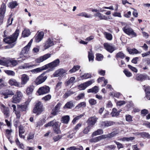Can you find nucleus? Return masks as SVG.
Wrapping results in <instances>:
<instances>
[{"label":"nucleus","mask_w":150,"mask_h":150,"mask_svg":"<svg viewBox=\"0 0 150 150\" xmlns=\"http://www.w3.org/2000/svg\"><path fill=\"white\" fill-rule=\"evenodd\" d=\"M77 16H82L83 17H84L86 18H91L92 17V16L91 15H88L86 13L84 12H82L79 14H78L77 15Z\"/></svg>","instance_id":"obj_43"},{"label":"nucleus","mask_w":150,"mask_h":150,"mask_svg":"<svg viewBox=\"0 0 150 150\" xmlns=\"http://www.w3.org/2000/svg\"><path fill=\"white\" fill-rule=\"evenodd\" d=\"M129 53L131 54L133 53H137L138 52V51L136 49H130L128 50Z\"/></svg>","instance_id":"obj_55"},{"label":"nucleus","mask_w":150,"mask_h":150,"mask_svg":"<svg viewBox=\"0 0 150 150\" xmlns=\"http://www.w3.org/2000/svg\"><path fill=\"white\" fill-rule=\"evenodd\" d=\"M6 6L4 3H3L0 8V24H1L3 22L4 15L6 11Z\"/></svg>","instance_id":"obj_5"},{"label":"nucleus","mask_w":150,"mask_h":150,"mask_svg":"<svg viewBox=\"0 0 150 150\" xmlns=\"http://www.w3.org/2000/svg\"><path fill=\"white\" fill-rule=\"evenodd\" d=\"M44 108L42 103L40 101L36 103L33 109L34 113L40 114L44 111Z\"/></svg>","instance_id":"obj_2"},{"label":"nucleus","mask_w":150,"mask_h":150,"mask_svg":"<svg viewBox=\"0 0 150 150\" xmlns=\"http://www.w3.org/2000/svg\"><path fill=\"white\" fill-rule=\"evenodd\" d=\"M33 41V39H31L28 44L26 46L24 47L22 50L21 54L25 57L27 56V54H28V53L30 46Z\"/></svg>","instance_id":"obj_7"},{"label":"nucleus","mask_w":150,"mask_h":150,"mask_svg":"<svg viewBox=\"0 0 150 150\" xmlns=\"http://www.w3.org/2000/svg\"><path fill=\"white\" fill-rule=\"evenodd\" d=\"M115 57L117 58H120L123 59L125 58V55L122 52H119L117 54Z\"/></svg>","instance_id":"obj_42"},{"label":"nucleus","mask_w":150,"mask_h":150,"mask_svg":"<svg viewBox=\"0 0 150 150\" xmlns=\"http://www.w3.org/2000/svg\"><path fill=\"white\" fill-rule=\"evenodd\" d=\"M119 114V112L117 111V110L115 108H113L111 113V115L112 117L118 116Z\"/></svg>","instance_id":"obj_46"},{"label":"nucleus","mask_w":150,"mask_h":150,"mask_svg":"<svg viewBox=\"0 0 150 150\" xmlns=\"http://www.w3.org/2000/svg\"><path fill=\"white\" fill-rule=\"evenodd\" d=\"M147 77V75L139 74L136 75L135 79L137 81H142L146 79Z\"/></svg>","instance_id":"obj_22"},{"label":"nucleus","mask_w":150,"mask_h":150,"mask_svg":"<svg viewBox=\"0 0 150 150\" xmlns=\"http://www.w3.org/2000/svg\"><path fill=\"white\" fill-rule=\"evenodd\" d=\"M94 82L95 81L94 79L91 80L79 85L78 88L80 90H84Z\"/></svg>","instance_id":"obj_3"},{"label":"nucleus","mask_w":150,"mask_h":150,"mask_svg":"<svg viewBox=\"0 0 150 150\" xmlns=\"http://www.w3.org/2000/svg\"><path fill=\"white\" fill-rule=\"evenodd\" d=\"M18 5V4L16 1H15L9 2L8 5V7L11 9L14 8Z\"/></svg>","instance_id":"obj_30"},{"label":"nucleus","mask_w":150,"mask_h":150,"mask_svg":"<svg viewBox=\"0 0 150 150\" xmlns=\"http://www.w3.org/2000/svg\"><path fill=\"white\" fill-rule=\"evenodd\" d=\"M114 123V122L111 121H105L102 122L101 123V124L102 126L108 127L113 125Z\"/></svg>","instance_id":"obj_28"},{"label":"nucleus","mask_w":150,"mask_h":150,"mask_svg":"<svg viewBox=\"0 0 150 150\" xmlns=\"http://www.w3.org/2000/svg\"><path fill=\"white\" fill-rule=\"evenodd\" d=\"M5 72L8 75L14 76L15 75V72L9 70H5Z\"/></svg>","instance_id":"obj_52"},{"label":"nucleus","mask_w":150,"mask_h":150,"mask_svg":"<svg viewBox=\"0 0 150 150\" xmlns=\"http://www.w3.org/2000/svg\"><path fill=\"white\" fill-rule=\"evenodd\" d=\"M70 120V117L69 115H65L62 117L61 121L62 123L67 124Z\"/></svg>","instance_id":"obj_32"},{"label":"nucleus","mask_w":150,"mask_h":150,"mask_svg":"<svg viewBox=\"0 0 150 150\" xmlns=\"http://www.w3.org/2000/svg\"><path fill=\"white\" fill-rule=\"evenodd\" d=\"M86 103L85 102H82L78 104V105L76 107V109H79V108L85 107L86 106Z\"/></svg>","instance_id":"obj_50"},{"label":"nucleus","mask_w":150,"mask_h":150,"mask_svg":"<svg viewBox=\"0 0 150 150\" xmlns=\"http://www.w3.org/2000/svg\"><path fill=\"white\" fill-rule=\"evenodd\" d=\"M11 107L13 108V112H14L16 116V118L19 119L21 116L20 111L19 109L16 108V106L15 105L13 104Z\"/></svg>","instance_id":"obj_23"},{"label":"nucleus","mask_w":150,"mask_h":150,"mask_svg":"<svg viewBox=\"0 0 150 150\" xmlns=\"http://www.w3.org/2000/svg\"><path fill=\"white\" fill-rule=\"evenodd\" d=\"M144 89L146 93V97L149 100H150V87L149 86H144Z\"/></svg>","instance_id":"obj_24"},{"label":"nucleus","mask_w":150,"mask_h":150,"mask_svg":"<svg viewBox=\"0 0 150 150\" xmlns=\"http://www.w3.org/2000/svg\"><path fill=\"white\" fill-rule=\"evenodd\" d=\"M61 106V103H58L55 107L52 109L51 113V114L54 116L56 115L60 111L59 110Z\"/></svg>","instance_id":"obj_16"},{"label":"nucleus","mask_w":150,"mask_h":150,"mask_svg":"<svg viewBox=\"0 0 150 150\" xmlns=\"http://www.w3.org/2000/svg\"><path fill=\"white\" fill-rule=\"evenodd\" d=\"M103 58V56L101 54H98L96 55V59L98 61H101Z\"/></svg>","instance_id":"obj_60"},{"label":"nucleus","mask_w":150,"mask_h":150,"mask_svg":"<svg viewBox=\"0 0 150 150\" xmlns=\"http://www.w3.org/2000/svg\"><path fill=\"white\" fill-rule=\"evenodd\" d=\"M47 68V66L44 65L41 67L31 70L30 71L33 74H36L41 72L43 70L46 69Z\"/></svg>","instance_id":"obj_20"},{"label":"nucleus","mask_w":150,"mask_h":150,"mask_svg":"<svg viewBox=\"0 0 150 150\" xmlns=\"http://www.w3.org/2000/svg\"><path fill=\"white\" fill-rule=\"evenodd\" d=\"M85 96L84 93H81L79 94L77 97H75V99L76 100H79L83 98Z\"/></svg>","instance_id":"obj_53"},{"label":"nucleus","mask_w":150,"mask_h":150,"mask_svg":"<svg viewBox=\"0 0 150 150\" xmlns=\"http://www.w3.org/2000/svg\"><path fill=\"white\" fill-rule=\"evenodd\" d=\"M104 45L105 49L111 53L115 50V48L111 44L105 43Z\"/></svg>","instance_id":"obj_18"},{"label":"nucleus","mask_w":150,"mask_h":150,"mask_svg":"<svg viewBox=\"0 0 150 150\" xmlns=\"http://www.w3.org/2000/svg\"><path fill=\"white\" fill-rule=\"evenodd\" d=\"M48 71H47L43 73L37 78L35 81V82L37 85L40 84L45 81L47 77L46 76H43L46 72Z\"/></svg>","instance_id":"obj_4"},{"label":"nucleus","mask_w":150,"mask_h":150,"mask_svg":"<svg viewBox=\"0 0 150 150\" xmlns=\"http://www.w3.org/2000/svg\"><path fill=\"white\" fill-rule=\"evenodd\" d=\"M83 147L81 146H73L68 148L67 150H83Z\"/></svg>","instance_id":"obj_33"},{"label":"nucleus","mask_w":150,"mask_h":150,"mask_svg":"<svg viewBox=\"0 0 150 150\" xmlns=\"http://www.w3.org/2000/svg\"><path fill=\"white\" fill-rule=\"evenodd\" d=\"M66 71L62 69H60L56 71L53 74L54 77L61 76L66 73Z\"/></svg>","instance_id":"obj_19"},{"label":"nucleus","mask_w":150,"mask_h":150,"mask_svg":"<svg viewBox=\"0 0 150 150\" xmlns=\"http://www.w3.org/2000/svg\"><path fill=\"white\" fill-rule=\"evenodd\" d=\"M53 129L54 131V132L56 133L57 134H59L60 133V131L59 129V128L58 126V124L57 123V125L55 126L54 125L53 127Z\"/></svg>","instance_id":"obj_48"},{"label":"nucleus","mask_w":150,"mask_h":150,"mask_svg":"<svg viewBox=\"0 0 150 150\" xmlns=\"http://www.w3.org/2000/svg\"><path fill=\"white\" fill-rule=\"evenodd\" d=\"M97 118L95 116L89 118L86 122L88 127L92 128L96 123Z\"/></svg>","instance_id":"obj_12"},{"label":"nucleus","mask_w":150,"mask_h":150,"mask_svg":"<svg viewBox=\"0 0 150 150\" xmlns=\"http://www.w3.org/2000/svg\"><path fill=\"white\" fill-rule=\"evenodd\" d=\"M123 30L125 33L128 35H131L134 37L137 36V35L136 33L134 32L131 28L125 27L123 28Z\"/></svg>","instance_id":"obj_11"},{"label":"nucleus","mask_w":150,"mask_h":150,"mask_svg":"<svg viewBox=\"0 0 150 150\" xmlns=\"http://www.w3.org/2000/svg\"><path fill=\"white\" fill-rule=\"evenodd\" d=\"M22 96V93L18 91L16 94L12 98V102L14 103H18L21 99Z\"/></svg>","instance_id":"obj_9"},{"label":"nucleus","mask_w":150,"mask_h":150,"mask_svg":"<svg viewBox=\"0 0 150 150\" xmlns=\"http://www.w3.org/2000/svg\"><path fill=\"white\" fill-rule=\"evenodd\" d=\"M99 89L98 86H95L92 88L88 89L87 92L88 93H92L96 94L98 92Z\"/></svg>","instance_id":"obj_27"},{"label":"nucleus","mask_w":150,"mask_h":150,"mask_svg":"<svg viewBox=\"0 0 150 150\" xmlns=\"http://www.w3.org/2000/svg\"><path fill=\"white\" fill-rule=\"evenodd\" d=\"M30 35V32L29 30L25 29L22 33V35L24 37H28Z\"/></svg>","instance_id":"obj_41"},{"label":"nucleus","mask_w":150,"mask_h":150,"mask_svg":"<svg viewBox=\"0 0 150 150\" xmlns=\"http://www.w3.org/2000/svg\"><path fill=\"white\" fill-rule=\"evenodd\" d=\"M54 45V42L50 38H48L45 42L44 47L45 49H48Z\"/></svg>","instance_id":"obj_21"},{"label":"nucleus","mask_w":150,"mask_h":150,"mask_svg":"<svg viewBox=\"0 0 150 150\" xmlns=\"http://www.w3.org/2000/svg\"><path fill=\"white\" fill-rule=\"evenodd\" d=\"M51 95L50 94H48L43 97L42 99L44 100L45 101H47L50 100L51 99Z\"/></svg>","instance_id":"obj_57"},{"label":"nucleus","mask_w":150,"mask_h":150,"mask_svg":"<svg viewBox=\"0 0 150 150\" xmlns=\"http://www.w3.org/2000/svg\"><path fill=\"white\" fill-rule=\"evenodd\" d=\"M54 125H55V126L57 125V122L54 120H53L48 122L47 124L45 125V127L51 126H52L53 127Z\"/></svg>","instance_id":"obj_36"},{"label":"nucleus","mask_w":150,"mask_h":150,"mask_svg":"<svg viewBox=\"0 0 150 150\" xmlns=\"http://www.w3.org/2000/svg\"><path fill=\"white\" fill-rule=\"evenodd\" d=\"M125 117L126 121L129 122L132 121V117L130 115H126Z\"/></svg>","instance_id":"obj_61"},{"label":"nucleus","mask_w":150,"mask_h":150,"mask_svg":"<svg viewBox=\"0 0 150 150\" xmlns=\"http://www.w3.org/2000/svg\"><path fill=\"white\" fill-rule=\"evenodd\" d=\"M117 134V133H116L115 132H113L111 133L107 134L108 138H112L115 136Z\"/></svg>","instance_id":"obj_54"},{"label":"nucleus","mask_w":150,"mask_h":150,"mask_svg":"<svg viewBox=\"0 0 150 150\" xmlns=\"http://www.w3.org/2000/svg\"><path fill=\"white\" fill-rule=\"evenodd\" d=\"M104 35L107 40H111L112 39V35L110 33L107 32H105L104 33Z\"/></svg>","instance_id":"obj_40"},{"label":"nucleus","mask_w":150,"mask_h":150,"mask_svg":"<svg viewBox=\"0 0 150 150\" xmlns=\"http://www.w3.org/2000/svg\"><path fill=\"white\" fill-rule=\"evenodd\" d=\"M128 67L132 71L136 73L137 72V69L135 67H133L130 65H128Z\"/></svg>","instance_id":"obj_59"},{"label":"nucleus","mask_w":150,"mask_h":150,"mask_svg":"<svg viewBox=\"0 0 150 150\" xmlns=\"http://www.w3.org/2000/svg\"><path fill=\"white\" fill-rule=\"evenodd\" d=\"M91 127H88V126L86 127L83 130V133L85 134H87L90 131V130L91 129Z\"/></svg>","instance_id":"obj_56"},{"label":"nucleus","mask_w":150,"mask_h":150,"mask_svg":"<svg viewBox=\"0 0 150 150\" xmlns=\"http://www.w3.org/2000/svg\"><path fill=\"white\" fill-rule=\"evenodd\" d=\"M89 103L91 105H94L96 104V100L93 99H91L89 100Z\"/></svg>","instance_id":"obj_62"},{"label":"nucleus","mask_w":150,"mask_h":150,"mask_svg":"<svg viewBox=\"0 0 150 150\" xmlns=\"http://www.w3.org/2000/svg\"><path fill=\"white\" fill-rule=\"evenodd\" d=\"M80 67L78 65L74 66L73 68L69 71V72L70 73L74 72L79 70Z\"/></svg>","instance_id":"obj_44"},{"label":"nucleus","mask_w":150,"mask_h":150,"mask_svg":"<svg viewBox=\"0 0 150 150\" xmlns=\"http://www.w3.org/2000/svg\"><path fill=\"white\" fill-rule=\"evenodd\" d=\"M30 100H28L26 101L25 103L23 105H17V108L19 109L20 111V109L22 111H25L26 110L27 108L29 102L30 101Z\"/></svg>","instance_id":"obj_17"},{"label":"nucleus","mask_w":150,"mask_h":150,"mask_svg":"<svg viewBox=\"0 0 150 150\" xmlns=\"http://www.w3.org/2000/svg\"><path fill=\"white\" fill-rule=\"evenodd\" d=\"M50 91V87L47 86H45L40 88L38 92L39 95H41L48 93Z\"/></svg>","instance_id":"obj_8"},{"label":"nucleus","mask_w":150,"mask_h":150,"mask_svg":"<svg viewBox=\"0 0 150 150\" xmlns=\"http://www.w3.org/2000/svg\"><path fill=\"white\" fill-rule=\"evenodd\" d=\"M84 79L90 78L91 77V75L90 74L86 73L82 76Z\"/></svg>","instance_id":"obj_58"},{"label":"nucleus","mask_w":150,"mask_h":150,"mask_svg":"<svg viewBox=\"0 0 150 150\" xmlns=\"http://www.w3.org/2000/svg\"><path fill=\"white\" fill-rule=\"evenodd\" d=\"M0 108L5 118L8 117L9 116L10 111L9 108L8 107H6L4 104H2L1 105Z\"/></svg>","instance_id":"obj_6"},{"label":"nucleus","mask_w":150,"mask_h":150,"mask_svg":"<svg viewBox=\"0 0 150 150\" xmlns=\"http://www.w3.org/2000/svg\"><path fill=\"white\" fill-rule=\"evenodd\" d=\"M93 16L95 17L99 18L100 20H107L108 19L106 16L100 13V12L94 13Z\"/></svg>","instance_id":"obj_25"},{"label":"nucleus","mask_w":150,"mask_h":150,"mask_svg":"<svg viewBox=\"0 0 150 150\" xmlns=\"http://www.w3.org/2000/svg\"><path fill=\"white\" fill-rule=\"evenodd\" d=\"M88 58L89 61L93 60L94 56L91 50L88 52Z\"/></svg>","instance_id":"obj_45"},{"label":"nucleus","mask_w":150,"mask_h":150,"mask_svg":"<svg viewBox=\"0 0 150 150\" xmlns=\"http://www.w3.org/2000/svg\"><path fill=\"white\" fill-rule=\"evenodd\" d=\"M138 135H140L141 137L143 138L145 137L147 139H150V134L147 132H142L139 133L138 134Z\"/></svg>","instance_id":"obj_34"},{"label":"nucleus","mask_w":150,"mask_h":150,"mask_svg":"<svg viewBox=\"0 0 150 150\" xmlns=\"http://www.w3.org/2000/svg\"><path fill=\"white\" fill-rule=\"evenodd\" d=\"M75 80V78L74 77H71L69 79L65 82V86H68L69 85L74 83Z\"/></svg>","instance_id":"obj_31"},{"label":"nucleus","mask_w":150,"mask_h":150,"mask_svg":"<svg viewBox=\"0 0 150 150\" xmlns=\"http://www.w3.org/2000/svg\"><path fill=\"white\" fill-rule=\"evenodd\" d=\"M74 93L73 91L69 90L67 91L65 94L63 95V97L64 98H67L69 96L73 94Z\"/></svg>","instance_id":"obj_47"},{"label":"nucleus","mask_w":150,"mask_h":150,"mask_svg":"<svg viewBox=\"0 0 150 150\" xmlns=\"http://www.w3.org/2000/svg\"><path fill=\"white\" fill-rule=\"evenodd\" d=\"M8 83L11 86H16L18 87L19 85V83L17 82L15 79H9Z\"/></svg>","instance_id":"obj_29"},{"label":"nucleus","mask_w":150,"mask_h":150,"mask_svg":"<svg viewBox=\"0 0 150 150\" xmlns=\"http://www.w3.org/2000/svg\"><path fill=\"white\" fill-rule=\"evenodd\" d=\"M51 54L48 53L41 56L37 59L35 61L38 63L43 62V61L46 60L51 57Z\"/></svg>","instance_id":"obj_14"},{"label":"nucleus","mask_w":150,"mask_h":150,"mask_svg":"<svg viewBox=\"0 0 150 150\" xmlns=\"http://www.w3.org/2000/svg\"><path fill=\"white\" fill-rule=\"evenodd\" d=\"M84 115V114L83 113L82 114L78 116L75 117L72 121V122L73 124H74L77 120L79 119L80 118L83 117Z\"/></svg>","instance_id":"obj_51"},{"label":"nucleus","mask_w":150,"mask_h":150,"mask_svg":"<svg viewBox=\"0 0 150 150\" xmlns=\"http://www.w3.org/2000/svg\"><path fill=\"white\" fill-rule=\"evenodd\" d=\"M19 33V30L17 29L15 33L10 36L4 38L3 41L6 43L10 44L14 42L17 40Z\"/></svg>","instance_id":"obj_1"},{"label":"nucleus","mask_w":150,"mask_h":150,"mask_svg":"<svg viewBox=\"0 0 150 150\" xmlns=\"http://www.w3.org/2000/svg\"><path fill=\"white\" fill-rule=\"evenodd\" d=\"M73 106V104L72 102L69 101L67 103L64 107V108L70 109Z\"/></svg>","instance_id":"obj_39"},{"label":"nucleus","mask_w":150,"mask_h":150,"mask_svg":"<svg viewBox=\"0 0 150 150\" xmlns=\"http://www.w3.org/2000/svg\"><path fill=\"white\" fill-rule=\"evenodd\" d=\"M103 133V131L101 129H98L96 131L94 132L91 135L92 137L102 134Z\"/></svg>","instance_id":"obj_35"},{"label":"nucleus","mask_w":150,"mask_h":150,"mask_svg":"<svg viewBox=\"0 0 150 150\" xmlns=\"http://www.w3.org/2000/svg\"><path fill=\"white\" fill-rule=\"evenodd\" d=\"M1 93L4 96V98L6 99L14 95V92L11 90L7 89L1 91Z\"/></svg>","instance_id":"obj_13"},{"label":"nucleus","mask_w":150,"mask_h":150,"mask_svg":"<svg viewBox=\"0 0 150 150\" xmlns=\"http://www.w3.org/2000/svg\"><path fill=\"white\" fill-rule=\"evenodd\" d=\"M44 36L43 31H40L35 35V41L36 42H39L42 40Z\"/></svg>","instance_id":"obj_15"},{"label":"nucleus","mask_w":150,"mask_h":150,"mask_svg":"<svg viewBox=\"0 0 150 150\" xmlns=\"http://www.w3.org/2000/svg\"><path fill=\"white\" fill-rule=\"evenodd\" d=\"M10 62L11 64L13 66H16L18 64L16 60H14L13 59H11L10 61Z\"/></svg>","instance_id":"obj_64"},{"label":"nucleus","mask_w":150,"mask_h":150,"mask_svg":"<svg viewBox=\"0 0 150 150\" xmlns=\"http://www.w3.org/2000/svg\"><path fill=\"white\" fill-rule=\"evenodd\" d=\"M21 80L22 84L24 85L29 81V77L27 75L23 74L22 75Z\"/></svg>","instance_id":"obj_26"},{"label":"nucleus","mask_w":150,"mask_h":150,"mask_svg":"<svg viewBox=\"0 0 150 150\" xmlns=\"http://www.w3.org/2000/svg\"><path fill=\"white\" fill-rule=\"evenodd\" d=\"M35 66L36 65L35 64H31L30 63H27L25 64L22 67L23 69L27 68L30 69Z\"/></svg>","instance_id":"obj_38"},{"label":"nucleus","mask_w":150,"mask_h":150,"mask_svg":"<svg viewBox=\"0 0 150 150\" xmlns=\"http://www.w3.org/2000/svg\"><path fill=\"white\" fill-rule=\"evenodd\" d=\"M34 86L32 85L30 86L27 88L26 92L28 94H30L32 93L34 88Z\"/></svg>","instance_id":"obj_37"},{"label":"nucleus","mask_w":150,"mask_h":150,"mask_svg":"<svg viewBox=\"0 0 150 150\" xmlns=\"http://www.w3.org/2000/svg\"><path fill=\"white\" fill-rule=\"evenodd\" d=\"M99 136L94 138H92L90 139L89 141L90 142H96L100 141Z\"/></svg>","instance_id":"obj_49"},{"label":"nucleus","mask_w":150,"mask_h":150,"mask_svg":"<svg viewBox=\"0 0 150 150\" xmlns=\"http://www.w3.org/2000/svg\"><path fill=\"white\" fill-rule=\"evenodd\" d=\"M114 142L117 145V147L118 149H120L121 148H123V146L122 144L120 142H117L115 141H114Z\"/></svg>","instance_id":"obj_63"},{"label":"nucleus","mask_w":150,"mask_h":150,"mask_svg":"<svg viewBox=\"0 0 150 150\" xmlns=\"http://www.w3.org/2000/svg\"><path fill=\"white\" fill-rule=\"evenodd\" d=\"M60 61L59 59H57L45 65L47 66V69L49 67L53 68L58 66L60 63Z\"/></svg>","instance_id":"obj_10"}]
</instances>
